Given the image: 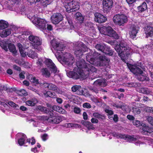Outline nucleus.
Here are the masks:
<instances>
[{
	"instance_id": "61",
	"label": "nucleus",
	"mask_w": 153,
	"mask_h": 153,
	"mask_svg": "<svg viewBox=\"0 0 153 153\" xmlns=\"http://www.w3.org/2000/svg\"><path fill=\"white\" fill-rule=\"evenodd\" d=\"M25 74V72L24 71L22 72L19 74V76L20 78L24 79L25 78V76L24 74Z\"/></svg>"
},
{
	"instance_id": "43",
	"label": "nucleus",
	"mask_w": 153,
	"mask_h": 153,
	"mask_svg": "<svg viewBox=\"0 0 153 153\" xmlns=\"http://www.w3.org/2000/svg\"><path fill=\"white\" fill-rule=\"evenodd\" d=\"M8 47L10 52L14 53L16 52V48L13 44H9Z\"/></svg>"
},
{
	"instance_id": "7",
	"label": "nucleus",
	"mask_w": 153,
	"mask_h": 153,
	"mask_svg": "<svg viewBox=\"0 0 153 153\" xmlns=\"http://www.w3.org/2000/svg\"><path fill=\"white\" fill-rule=\"evenodd\" d=\"M127 65L130 71L134 74L137 75L138 79L141 81L148 80V78L146 75L143 74V71L139 66L131 64H127Z\"/></svg>"
},
{
	"instance_id": "10",
	"label": "nucleus",
	"mask_w": 153,
	"mask_h": 153,
	"mask_svg": "<svg viewBox=\"0 0 153 153\" xmlns=\"http://www.w3.org/2000/svg\"><path fill=\"white\" fill-rule=\"evenodd\" d=\"M64 7L68 12L75 11L79 8V3L77 0H74L69 3H66Z\"/></svg>"
},
{
	"instance_id": "33",
	"label": "nucleus",
	"mask_w": 153,
	"mask_h": 153,
	"mask_svg": "<svg viewBox=\"0 0 153 153\" xmlns=\"http://www.w3.org/2000/svg\"><path fill=\"white\" fill-rule=\"evenodd\" d=\"M75 16L76 20L79 21L80 23H81L83 22L84 18L81 13H76L75 14Z\"/></svg>"
},
{
	"instance_id": "5",
	"label": "nucleus",
	"mask_w": 153,
	"mask_h": 153,
	"mask_svg": "<svg viewBox=\"0 0 153 153\" xmlns=\"http://www.w3.org/2000/svg\"><path fill=\"white\" fill-rule=\"evenodd\" d=\"M112 134L114 137L124 139L130 142L132 141L135 142V144L137 146H140V144L143 143V142L139 140L140 138V137L138 136L121 134L115 132L113 133Z\"/></svg>"
},
{
	"instance_id": "63",
	"label": "nucleus",
	"mask_w": 153,
	"mask_h": 153,
	"mask_svg": "<svg viewBox=\"0 0 153 153\" xmlns=\"http://www.w3.org/2000/svg\"><path fill=\"white\" fill-rule=\"evenodd\" d=\"M91 122L93 123H97L98 122V120L96 118H92L91 120Z\"/></svg>"
},
{
	"instance_id": "60",
	"label": "nucleus",
	"mask_w": 153,
	"mask_h": 153,
	"mask_svg": "<svg viewBox=\"0 0 153 153\" xmlns=\"http://www.w3.org/2000/svg\"><path fill=\"white\" fill-rule=\"evenodd\" d=\"M33 53L34 52L33 51H31L29 53H27V55L29 57H30L32 58H33L34 57V56L33 55Z\"/></svg>"
},
{
	"instance_id": "38",
	"label": "nucleus",
	"mask_w": 153,
	"mask_h": 153,
	"mask_svg": "<svg viewBox=\"0 0 153 153\" xmlns=\"http://www.w3.org/2000/svg\"><path fill=\"white\" fill-rule=\"evenodd\" d=\"M83 124L89 130H94L95 128L93 126V125L89 122H85Z\"/></svg>"
},
{
	"instance_id": "25",
	"label": "nucleus",
	"mask_w": 153,
	"mask_h": 153,
	"mask_svg": "<svg viewBox=\"0 0 153 153\" xmlns=\"http://www.w3.org/2000/svg\"><path fill=\"white\" fill-rule=\"evenodd\" d=\"M42 93L45 97H49L53 98H56V94L50 91L45 90L42 92Z\"/></svg>"
},
{
	"instance_id": "32",
	"label": "nucleus",
	"mask_w": 153,
	"mask_h": 153,
	"mask_svg": "<svg viewBox=\"0 0 153 153\" xmlns=\"http://www.w3.org/2000/svg\"><path fill=\"white\" fill-rule=\"evenodd\" d=\"M52 108L53 110L62 114L65 113L66 112L64 109L58 106L54 105Z\"/></svg>"
},
{
	"instance_id": "40",
	"label": "nucleus",
	"mask_w": 153,
	"mask_h": 153,
	"mask_svg": "<svg viewBox=\"0 0 153 153\" xmlns=\"http://www.w3.org/2000/svg\"><path fill=\"white\" fill-rule=\"evenodd\" d=\"M16 93L19 95L21 96H27L28 94L26 91L24 89H22L16 91Z\"/></svg>"
},
{
	"instance_id": "26",
	"label": "nucleus",
	"mask_w": 153,
	"mask_h": 153,
	"mask_svg": "<svg viewBox=\"0 0 153 153\" xmlns=\"http://www.w3.org/2000/svg\"><path fill=\"white\" fill-rule=\"evenodd\" d=\"M145 33L146 36L148 37L149 36H153V27L150 26H147L145 29Z\"/></svg>"
},
{
	"instance_id": "62",
	"label": "nucleus",
	"mask_w": 153,
	"mask_h": 153,
	"mask_svg": "<svg viewBox=\"0 0 153 153\" xmlns=\"http://www.w3.org/2000/svg\"><path fill=\"white\" fill-rule=\"evenodd\" d=\"M126 1L129 5H131L135 2L136 0H126Z\"/></svg>"
},
{
	"instance_id": "4",
	"label": "nucleus",
	"mask_w": 153,
	"mask_h": 153,
	"mask_svg": "<svg viewBox=\"0 0 153 153\" xmlns=\"http://www.w3.org/2000/svg\"><path fill=\"white\" fill-rule=\"evenodd\" d=\"M90 52L87 54L86 59L90 64H93L96 63V59L99 58L100 62L98 63L100 66H103L105 65V62L107 61V59L105 56H99L100 53L95 52H93L92 51L90 50Z\"/></svg>"
},
{
	"instance_id": "49",
	"label": "nucleus",
	"mask_w": 153,
	"mask_h": 153,
	"mask_svg": "<svg viewBox=\"0 0 153 153\" xmlns=\"http://www.w3.org/2000/svg\"><path fill=\"white\" fill-rule=\"evenodd\" d=\"M8 104L13 108H15L16 109H17L18 108V106L16 105L14 102H13L12 101L9 102L8 103Z\"/></svg>"
},
{
	"instance_id": "14",
	"label": "nucleus",
	"mask_w": 153,
	"mask_h": 153,
	"mask_svg": "<svg viewBox=\"0 0 153 153\" xmlns=\"http://www.w3.org/2000/svg\"><path fill=\"white\" fill-rule=\"evenodd\" d=\"M51 44L54 51H53L52 49V51L55 55V53L56 52H61L62 53V55L64 54L62 52L63 51L64 48L63 45L58 42H56L54 40L52 41Z\"/></svg>"
},
{
	"instance_id": "23",
	"label": "nucleus",
	"mask_w": 153,
	"mask_h": 153,
	"mask_svg": "<svg viewBox=\"0 0 153 153\" xmlns=\"http://www.w3.org/2000/svg\"><path fill=\"white\" fill-rule=\"evenodd\" d=\"M42 85L43 87L53 91L57 90L58 88L57 86L51 83H44Z\"/></svg>"
},
{
	"instance_id": "13",
	"label": "nucleus",
	"mask_w": 153,
	"mask_h": 153,
	"mask_svg": "<svg viewBox=\"0 0 153 153\" xmlns=\"http://www.w3.org/2000/svg\"><path fill=\"white\" fill-rule=\"evenodd\" d=\"M94 86L93 87H90L89 89L92 92H94L96 94L98 93V89L95 86H105L106 85V82L105 79H100L96 80L94 83Z\"/></svg>"
},
{
	"instance_id": "30",
	"label": "nucleus",
	"mask_w": 153,
	"mask_h": 153,
	"mask_svg": "<svg viewBox=\"0 0 153 153\" xmlns=\"http://www.w3.org/2000/svg\"><path fill=\"white\" fill-rule=\"evenodd\" d=\"M9 25L8 23L3 20H0V30H3L7 28Z\"/></svg>"
},
{
	"instance_id": "31",
	"label": "nucleus",
	"mask_w": 153,
	"mask_h": 153,
	"mask_svg": "<svg viewBox=\"0 0 153 153\" xmlns=\"http://www.w3.org/2000/svg\"><path fill=\"white\" fill-rule=\"evenodd\" d=\"M143 127L142 132L144 134L149 135L151 134L152 131L148 126H145V125Z\"/></svg>"
},
{
	"instance_id": "9",
	"label": "nucleus",
	"mask_w": 153,
	"mask_h": 153,
	"mask_svg": "<svg viewBox=\"0 0 153 153\" xmlns=\"http://www.w3.org/2000/svg\"><path fill=\"white\" fill-rule=\"evenodd\" d=\"M20 1V0H7L8 9L10 10L16 11L17 12H21L22 14L25 13V9L24 7H22L20 11L18 10L17 7Z\"/></svg>"
},
{
	"instance_id": "16",
	"label": "nucleus",
	"mask_w": 153,
	"mask_h": 153,
	"mask_svg": "<svg viewBox=\"0 0 153 153\" xmlns=\"http://www.w3.org/2000/svg\"><path fill=\"white\" fill-rule=\"evenodd\" d=\"M113 4V0H103L102 4L104 11L106 12H109L112 7Z\"/></svg>"
},
{
	"instance_id": "27",
	"label": "nucleus",
	"mask_w": 153,
	"mask_h": 153,
	"mask_svg": "<svg viewBox=\"0 0 153 153\" xmlns=\"http://www.w3.org/2000/svg\"><path fill=\"white\" fill-rule=\"evenodd\" d=\"M17 46L19 48L22 56L23 57H25L26 56L27 54L26 52L25 51V48L23 47L22 45L20 43H18Z\"/></svg>"
},
{
	"instance_id": "34",
	"label": "nucleus",
	"mask_w": 153,
	"mask_h": 153,
	"mask_svg": "<svg viewBox=\"0 0 153 153\" xmlns=\"http://www.w3.org/2000/svg\"><path fill=\"white\" fill-rule=\"evenodd\" d=\"M37 100L35 99H33L30 100H28L25 102L26 105L29 106H34L37 103Z\"/></svg>"
},
{
	"instance_id": "24",
	"label": "nucleus",
	"mask_w": 153,
	"mask_h": 153,
	"mask_svg": "<svg viewBox=\"0 0 153 153\" xmlns=\"http://www.w3.org/2000/svg\"><path fill=\"white\" fill-rule=\"evenodd\" d=\"M12 33L11 29L7 28L3 30L0 33V36L2 38H5L10 35Z\"/></svg>"
},
{
	"instance_id": "1",
	"label": "nucleus",
	"mask_w": 153,
	"mask_h": 153,
	"mask_svg": "<svg viewBox=\"0 0 153 153\" xmlns=\"http://www.w3.org/2000/svg\"><path fill=\"white\" fill-rule=\"evenodd\" d=\"M76 65L78 68L76 72L66 71L67 75L69 77L75 79L79 78L85 79L89 75L92 73H95L97 71L95 67L91 64L85 63L83 59L77 61Z\"/></svg>"
},
{
	"instance_id": "54",
	"label": "nucleus",
	"mask_w": 153,
	"mask_h": 153,
	"mask_svg": "<svg viewBox=\"0 0 153 153\" xmlns=\"http://www.w3.org/2000/svg\"><path fill=\"white\" fill-rule=\"evenodd\" d=\"M128 106L124 104H123L121 105V108L124 111H126L128 108Z\"/></svg>"
},
{
	"instance_id": "17",
	"label": "nucleus",
	"mask_w": 153,
	"mask_h": 153,
	"mask_svg": "<svg viewBox=\"0 0 153 153\" xmlns=\"http://www.w3.org/2000/svg\"><path fill=\"white\" fill-rule=\"evenodd\" d=\"M45 62L46 66L52 72L54 73H56L57 71V68L51 60L49 59H47Z\"/></svg>"
},
{
	"instance_id": "59",
	"label": "nucleus",
	"mask_w": 153,
	"mask_h": 153,
	"mask_svg": "<svg viewBox=\"0 0 153 153\" xmlns=\"http://www.w3.org/2000/svg\"><path fill=\"white\" fill-rule=\"evenodd\" d=\"M74 112L77 114H79V113L80 112V109L79 108L77 107H75L74 108Z\"/></svg>"
},
{
	"instance_id": "35",
	"label": "nucleus",
	"mask_w": 153,
	"mask_h": 153,
	"mask_svg": "<svg viewBox=\"0 0 153 153\" xmlns=\"http://www.w3.org/2000/svg\"><path fill=\"white\" fill-rule=\"evenodd\" d=\"M146 4L145 2H143L142 4L137 7L138 11L142 12L147 9Z\"/></svg>"
},
{
	"instance_id": "64",
	"label": "nucleus",
	"mask_w": 153,
	"mask_h": 153,
	"mask_svg": "<svg viewBox=\"0 0 153 153\" xmlns=\"http://www.w3.org/2000/svg\"><path fill=\"white\" fill-rule=\"evenodd\" d=\"M56 100L58 103L60 104H61L63 101V100L62 99L59 97L56 98Z\"/></svg>"
},
{
	"instance_id": "18",
	"label": "nucleus",
	"mask_w": 153,
	"mask_h": 153,
	"mask_svg": "<svg viewBox=\"0 0 153 153\" xmlns=\"http://www.w3.org/2000/svg\"><path fill=\"white\" fill-rule=\"evenodd\" d=\"M139 31L138 26L134 25H131L129 29V34L130 37L132 39H134Z\"/></svg>"
},
{
	"instance_id": "22",
	"label": "nucleus",
	"mask_w": 153,
	"mask_h": 153,
	"mask_svg": "<svg viewBox=\"0 0 153 153\" xmlns=\"http://www.w3.org/2000/svg\"><path fill=\"white\" fill-rule=\"evenodd\" d=\"M29 40L33 42V45L36 49H38V38L36 36L30 35L28 37Z\"/></svg>"
},
{
	"instance_id": "46",
	"label": "nucleus",
	"mask_w": 153,
	"mask_h": 153,
	"mask_svg": "<svg viewBox=\"0 0 153 153\" xmlns=\"http://www.w3.org/2000/svg\"><path fill=\"white\" fill-rule=\"evenodd\" d=\"M49 0H39L40 4L43 6H46L49 4Z\"/></svg>"
},
{
	"instance_id": "37",
	"label": "nucleus",
	"mask_w": 153,
	"mask_h": 153,
	"mask_svg": "<svg viewBox=\"0 0 153 153\" xmlns=\"http://www.w3.org/2000/svg\"><path fill=\"white\" fill-rule=\"evenodd\" d=\"M28 79L32 82L35 85L38 83V80L32 75H29L27 76Z\"/></svg>"
},
{
	"instance_id": "28",
	"label": "nucleus",
	"mask_w": 153,
	"mask_h": 153,
	"mask_svg": "<svg viewBox=\"0 0 153 153\" xmlns=\"http://www.w3.org/2000/svg\"><path fill=\"white\" fill-rule=\"evenodd\" d=\"M46 21L43 19H39V28L41 30L46 29Z\"/></svg>"
},
{
	"instance_id": "12",
	"label": "nucleus",
	"mask_w": 153,
	"mask_h": 153,
	"mask_svg": "<svg viewBox=\"0 0 153 153\" xmlns=\"http://www.w3.org/2000/svg\"><path fill=\"white\" fill-rule=\"evenodd\" d=\"M95 48L98 50L106 54L111 56L113 54V51L110 49L109 47L104 44L101 43L95 45Z\"/></svg>"
},
{
	"instance_id": "15",
	"label": "nucleus",
	"mask_w": 153,
	"mask_h": 153,
	"mask_svg": "<svg viewBox=\"0 0 153 153\" xmlns=\"http://www.w3.org/2000/svg\"><path fill=\"white\" fill-rule=\"evenodd\" d=\"M87 49V47L84 45L82 42L80 43L78 46L76 48L75 54L76 57L80 58L83 55V52L85 51Z\"/></svg>"
},
{
	"instance_id": "2",
	"label": "nucleus",
	"mask_w": 153,
	"mask_h": 153,
	"mask_svg": "<svg viewBox=\"0 0 153 153\" xmlns=\"http://www.w3.org/2000/svg\"><path fill=\"white\" fill-rule=\"evenodd\" d=\"M115 49L123 61H125V59L128 56L132 54L133 51L126 43L123 42H121L119 45H116Z\"/></svg>"
},
{
	"instance_id": "21",
	"label": "nucleus",
	"mask_w": 153,
	"mask_h": 153,
	"mask_svg": "<svg viewBox=\"0 0 153 153\" xmlns=\"http://www.w3.org/2000/svg\"><path fill=\"white\" fill-rule=\"evenodd\" d=\"M16 137L18 138V143L20 146H22L25 144L27 138L25 134L22 133H19L17 134Z\"/></svg>"
},
{
	"instance_id": "19",
	"label": "nucleus",
	"mask_w": 153,
	"mask_h": 153,
	"mask_svg": "<svg viewBox=\"0 0 153 153\" xmlns=\"http://www.w3.org/2000/svg\"><path fill=\"white\" fill-rule=\"evenodd\" d=\"M62 19V15L59 13H54L51 17L52 22L55 25L58 24Z\"/></svg>"
},
{
	"instance_id": "36",
	"label": "nucleus",
	"mask_w": 153,
	"mask_h": 153,
	"mask_svg": "<svg viewBox=\"0 0 153 153\" xmlns=\"http://www.w3.org/2000/svg\"><path fill=\"white\" fill-rule=\"evenodd\" d=\"M33 24L37 27H38V17L37 14L33 16L31 19Z\"/></svg>"
},
{
	"instance_id": "47",
	"label": "nucleus",
	"mask_w": 153,
	"mask_h": 153,
	"mask_svg": "<svg viewBox=\"0 0 153 153\" xmlns=\"http://www.w3.org/2000/svg\"><path fill=\"white\" fill-rule=\"evenodd\" d=\"M0 46L5 51H7V48L6 42H4L1 41L0 42Z\"/></svg>"
},
{
	"instance_id": "42",
	"label": "nucleus",
	"mask_w": 153,
	"mask_h": 153,
	"mask_svg": "<svg viewBox=\"0 0 153 153\" xmlns=\"http://www.w3.org/2000/svg\"><path fill=\"white\" fill-rule=\"evenodd\" d=\"M140 92L143 94H150L151 91L147 88H142L140 89Z\"/></svg>"
},
{
	"instance_id": "51",
	"label": "nucleus",
	"mask_w": 153,
	"mask_h": 153,
	"mask_svg": "<svg viewBox=\"0 0 153 153\" xmlns=\"http://www.w3.org/2000/svg\"><path fill=\"white\" fill-rule=\"evenodd\" d=\"M27 142H28L29 144L31 143V144L32 145L34 144L36 142L35 140L33 137H32L31 139V140H30V139H27Z\"/></svg>"
},
{
	"instance_id": "58",
	"label": "nucleus",
	"mask_w": 153,
	"mask_h": 153,
	"mask_svg": "<svg viewBox=\"0 0 153 153\" xmlns=\"http://www.w3.org/2000/svg\"><path fill=\"white\" fill-rule=\"evenodd\" d=\"M48 134H45L41 136V138L43 141H45L48 139Z\"/></svg>"
},
{
	"instance_id": "41",
	"label": "nucleus",
	"mask_w": 153,
	"mask_h": 153,
	"mask_svg": "<svg viewBox=\"0 0 153 153\" xmlns=\"http://www.w3.org/2000/svg\"><path fill=\"white\" fill-rule=\"evenodd\" d=\"M132 110L133 113L135 115L139 114L140 113V110L139 108L136 106L133 107Z\"/></svg>"
},
{
	"instance_id": "39",
	"label": "nucleus",
	"mask_w": 153,
	"mask_h": 153,
	"mask_svg": "<svg viewBox=\"0 0 153 153\" xmlns=\"http://www.w3.org/2000/svg\"><path fill=\"white\" fill-rule=\"evenodd\" d=\"M133 123L134 126L137 127H139L140 126H144L145 124L142 122L137 120H134L133 121Z\"/></svg>"
},
{
	"instance_id": "6",
	"label": "nucleus",
	"mask_w": 153,
	"mask_h": 153,
	"mask_svg": "<svg viewBox=\"0 0 153 153\" xmlns=\"http://www.w3.org/2000/svg\"><path fill=\"white\" fill-rule=\"evenodd\" d=\"M48 114V117L47 116L39 117V120L44 123H49L54 124H58L62 121L61 117L56 115L51 111Z\"/></svg>"
},
{
	"instance_id": "3",
	"label": "nucleus",
	"mask_w": 153,
	"mask_h": 153,
	"mask_svg": "<svg viewBox=\"0 0 153 153\" xmlns=\"http://www.w3.org/2000/svg\"><path fill=\"white\" fill-rule=\"evenodd\" d=\"M55 56L58 60L62 61L63 64L66 65L67 67L70 69H72V65L75 61L72 55L68 53H65L62 55V53L56 52Z\"/></svg>"
},
{
	"instance_id": "57",
	"label": "nucleus",
	"mask_w": 153,
	"mask_h": 153,
	"mask_svg": "<svg viewBox=\"0 0 153 153\" xmlns=\"http://www.w3.org/2000/svg\"><path fill=\"white\" fill-rule=\"evenodd\" d=\"M105 111L111 116L113 114V112L112 111L108 109H106L105 110Z\"/></svg>"
},
{
	"instance_id": "11",
	"label": "nucleus",
	"mask_w": 153,
	"mask_h": 153,
	"mask_svg": "<svg viewBox=\"0 0 153 153\" xmlns=\"http://www.w3.org/2000/svg\"><path fill=\"white\" fill-rule=\"evenodd\" d=\"M114 23L119 26H123L128 21V18L126 16L121 14L115 15L113 18Z\"/></svg>"
},
{
	"instance_id": "8",
	"label": "nucleus",
	"mask_w": 153,
	"mask_h": 153,
	"mask_svg": "<svg viewBox=\"0 0 153 153\" xmlns=\"http://www.w3.org/2000/svg\"><path fill=\"white\" fill-rule=\"evenodd\" d=\"M98 28L100 33L102 34L107 35L116 39H118L119 38V36L116 31L110 26H98Z\"/></svg>"
},
{
	"instance_id": "56",
	"label": "nucleus",
	"mask_w": 153,
	"mask_h": 153,
	"mask_svg": "<svg viewBox=\"0 0 153 153\" xmlns=\"http://www.w3.org/2000/svg\"><path fill=\"white\" fill-rule=\"evenodd\" d=\"M93 116L96 118L99 119L101 118L102 115L98 113L95 112L93 114Z\"/></svg>"
},
{
	"instance_id": "44",
	"label": "nucleus",
	"mask_w": 153,
	"mask_h": 153,
	"mask_svg": "<svg viewBox=\"0 0 153 153\" xmlns=\"http://www.w3.org/2000/svg\"><path fill=\"white\" fill-rule=\"evenodd\" d=\"M91 100L98 106H101L102 105V102L99 99L93 97L91 98Z\"/></svg>"
},
{
	"instance_id": "48",
	"label": "nucleus",
	"mask_w": 153,
	"mask_h": 153,
	"mask_svg": "<svg viewBox=\"0 0 153 153\" xmlns=\"http://www.w3.org/2000/svg\"><path fill=\"white\" fill-rule=\"evenodd\" d=\"M81 88V86L80 85H75L71 88L72 91L75 92L77 91H79Z\"/></svg>"
},
{
	"instance_id": "20",
	"label": "nucleus",
	"mask_w": 153,
	"mask_h": 153,
	"mask_svg": "<svg viewBox=\"0 0 153 153\" xmlns=\"http://www.w3.org/2000/svg\"><path fill=\"white\" fill-rule=\"evenodd\" d=\"M94 15L95 21L98 23H102L107 20L106 18L99 13H95Z\"/></svg>"
},
{
	"instance_id": "50",
	"label": "nucleus",
	"mask_w": 153,
	"mask_h": 153,
	"mask_svg": "<svg viewBox=\"0 0 153 153\" xmlns=\"http://www.w3.org/2000/svg\"><path fill=\"white\" fill-rule=\"evenodd\" d=\"M109 118L111 120H113L114 122H117L118 120V117L117 115L115 114L114 115V117H111V116H109Z\"/></svg>"
},
{
	"instance_id": "52",
	"label": "nucleus",
	"mask_w": 153,
	"mask_h": 153,
	"mask_svg": "<svg viewBox=\"0 0 153 153\" xmlns=\"http://www.w3.org/2000/svg\"><path fill=\"white\" fill-rule=\"evenodd\" d=\"M31 122H33V124L35 127H37L38 125V120L37 119H31Z\"/></svg>"
},
{
	"instance_id": "55",
	"label": "nucleus",
	"mask_w": 153,
	"mask_h": 153,
	"mask_svg": "<svg viewBox=\"0 0 153 153\" xmlns=\"http://www.w3.org/2000/svg\"><path fill=\"white\" fill-rule=\"evenodd\" d=\"M83 107L84 108H90L91 107V106L89 103L88 102H86L84 103L83 104Z\"/></svg>"
},
{
	"instance_id": "53",
	"label": "nucleus",
	"mask_w": 153,
	"mask_h": 153,
	"mask_svg": "<svg viewBox=\"0 0 153 153\" xmlns=\"http://www.w3.org/2000/svg\"><path fill=\"white\" fill-rule=\"evenodd\" d=\"M147 120L149 123L153 126V117L149 116L147 118Z\"/></svg>"
},
{
	"instance_id": "45",
	"label": "nucleus",
	"mask_w": 153,
	"mask_h": 153,
	"mask_svg": "<svg viewBox=\"0 0 153 153\" xmlns=\"http://www.w3.org/2000/svg\"><path fill=\"white\" fill-rule=\"evenodd\" d=\"M39 110L47 114H49L51 112L48 110L46 109V108L41 106H39Z\"/></svg>"
},
{
	"instance_id": "29",
	"label": "nucleus",
	"mask_w": 153,
	"mask_h": 153,
	"mask_svg": "<svg viewBox=\"0 0 153 153\" xmlns=\"http://www.w3.org/2000/svg\"><path fill=\"white\" fill-rule=\"evenodd\" d=\"M42 74L46 77H49L51 75L50 71L47 68H43L41 70Z\"/></svg>"
}]
</instances>
